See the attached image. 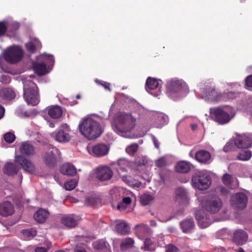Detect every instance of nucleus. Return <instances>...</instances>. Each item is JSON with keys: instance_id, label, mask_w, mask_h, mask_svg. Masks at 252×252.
Here are the masks:
<instances>
[{"instance_id": "obj_1", "label": "nucleus", "mask_w": 252, "mask_h": 252, "mask_svg": "<svg viewBox=\"0 0 252 252\" xmlns=\"http://www.w3.org/2000/svg\"><path fill=\"white\" fill-rule=\"evenodd\" d=\"M136 119L130 114L120 113L116 116L112 126L118 134L129 138H132L130 132L135 127Z\"/></svg>"}, {"instance_id": "obj_2", "label": "nucleus", "mask_w": 252, "mask_h": 252, "mask_svg": "<svg viewBox=\"0 0 252 252\" xmlns=\"http://www.w3.org/2000/svg\"><path fill=\"white\" fill-rule=\"evenodd\" d=\"M80 132L89 140L99 137L102 133L100 124L91 118H86L78 126Z\"/></svg>"}, {"instance_id": "obj_3", "label": "nucleus", "mask_w": 252, "mask_h": 252, "mask_svg": "<svg viewBox=\"0 0 252 252\" xmlns=\"http://www.w3.org/2000/svg\"><path fill=\"white\" fill-rule=\"evenodd\" d=\"M24 97L28 104L33 106L39 102L37 87L32 81L27 80L23 82Z\"/></svg>"}, {"instance_id": "obj_4", "label": "nucleus", "mask_w": 252, "mask_h": 252, "mask_svg": "<svg viewBox=\"0 0 252 252\" xmlns=\"http://www.w3.org/2000/svg\"><path fill=\"white\" fill-rule=\"evenodd\" d=\"M191 182L194 187L200 190L207 189L211 184V179L209 175L201 172L195 173Z\"/></svg>"}, {"instance_id": "obj_5", "label": "nucleus", "mask_w": 252, "mask_h": 252, "mask_svg": "<svg viewBox=\"0 0 252 252\" xmlns=\"http://www.w3.org/2000/svg\"><path fill=\"white\" fill-rule=\"evenodd\" d=\"M23 55V51L19 47L12 46L4 52L3 58L7 62L15 63L21 60Z\"/></svg>"}, {"instance_id": "obj_6", "label": "nucleus", "mask_w": 252, "mask_h": 252, "mask_svg": "<svg viewBox=\"0 0 252 252\" xmlns=\"http://www.w3.org/2000/svg\"><path fill=\"white\" fill-rule=\"evenodd\" d=\"M210 112L214 120L220 125L228 123L232 118L227 112L220 107L211 108Z\"/></svg>"}, {"instance_id": "obj_7", "label": "nucleus", "mask_w": 252, "mask_h": 252, "mask_svg": "<svg viewBox=\"0 0 252 252\" xmlns=\"http://www.w3.org/2000/svg\"><path fill=\"white\" fill-rule=\"evenodd\" d=\"M222 206V202L218 196H214L207 199L203 203V207L208 212L216 213Z\"/></svg>"}, {"instance_id": "obj_8", "label": "nucleus", "mask_w": 252, "mask_h": 252, "mask_svg": "<svg viewBox=\"0 0 252 252\" xmlns=\"http://www.w3.org/2000/svg\"><path fill=\"white\" fill-rule=\"evenodd\" d=\"M187 87L185 82L182 80L172 79L167 82L166 90L172 93H177L185 89Z\"/></svg>"}, {"instance_id": "obj_9", "label": "nucleus", "mask_w": 252, "mask_h": 252, "mask_svg": "<svg viewBox=\"0 0 252 252\" xmlns=\"http://www.w3.org/2000/svg\"><path fill=\"white\" fill-rule=\"evenodd\" d=\"M58 150L55 148H50L43 156V159L46 165L50 167H54L57 163L56 155Z\"/></svg>"}, {"instance_id": "obj_10", "label": "nucleus", "mask_w": 252, "mask_h": 252, "mask_svg": "<svg viewBox=\"0 0 252 252\" xmlns=\"http://www.w3.org/2000/svg\"><path fill=\"white\" fill-rule=\"evenodd\" d=\"M15 161L20 164L22 168L26 172L32 173L35 172V168L32 162L23 156H16Z\"/></svg>"}, {"instance_id": "obj_11", "label": "nucleus", "mask_w": 252, "mask_h": 252, "mask_svg": "<svg viewBox=\"0 0 252 252\" xmlns=\"http://www.w3.org/2000/svg\"><path fill=\"white\" fill-rule=\"evenodd\" d=\"M232 201L236 207L243 209L247 206L248 197L244 193L238 192L233 197Z\"/></svg>"}, {"instance_id": "obj_12", "label": "nucleus", "mask_w": 252, "mask_h": 252, "mask_svg": "<svg viewBox=\"0 0 252 252\" xmlns=\"http://www.w3.org/2000/svg\"><path fill=\"white\" fill-rule=\"evenodd\" d=\"M248 233L242 229L236 230L233 234L232 241L237 245H243L248 240Z\"/></svg>"}, {"instance_id": "obj_13", "label": "nucleus", "mask_w": 252, "mask_h": 252, "mask_svg": "<svg viewBox=\"0 0 252 252\" xmlns=\"http://www.w3.org/2000/svg\"><path fill=\"white\" fill-rule=\"evenodd\" d=\"M176 200L179 204L187 205L189 202L188 193L186 189L179 187L175 191Z\"/></svg>"}, {"instance_id": "obj_14", "label": "nucleus", "mask_w": 252, "mask_h": 252, "mask_svg": "<svg viewBox=\"0 0 252 252\" xmlns=\"http://www.w3.org/2000/svg\"><path fill=\"white\" fill-rule=\"evenodd\" d=\"M235 145L238 148H248L252 144V140L247 135H238L235 139Z\"/></svg>"}, {"instance_id": "obj_15", "label": "nucleus", "mask_w": 252, "mask_h": 252, "mask_svg": "<svg viewBox=\"0 0 252 252\" xmlns=\"http://www.w3.org/2000/svg\"><path fill=\"white\" fill-rule=\"evenodd\" d=\"M112 176L113 172L109 167L103 166L97 169L96 178L101 181L110 180Z\"/></svg>"}, {"instance_id": "obj_16", "label": "nucleus", "mask_w": 252, "mask_h": 252, "mask_svg": "<svg viewBox=\"0 0 252 252\" xmlns=\"http://www.w3.org/2000/svg\"><path fill=\"white\" fill-rule=\"evenodd\" d=\"M21 156L31 157L35 154V150L33 146L28 141L23 142L19 147Z\"/></svg>"}, {"instance_id": "obj_17", "label": "nucleus", "mask_w": 252, "mask_h": 252, "mask_svg": "<svg viewBox=\"0 0 252 252\" xmlns=\"http://www.w3.org/2000/svg\"><path fill=\"white\" fill-rule=\"evenodd\" d=\"M205 92L206 96L211 101H220L222 97V94L219 93L214 87H207Z\"/></svg>"}, {"instance_id": "obj_18", "label": "nucleus", "mask_w": 252, "mask_h": 252, "mask_svg": "<svg viewBox=\"0 0 252 252\" xmlns=\"http://www.w3.org/2000/svg\"><path fill=\"white\" fill-rule=\"evenodd\" d=\"M14 212L13 205L8 201L0 204V215L3 217L11 215Z\"/></svg>"}, {"instance_id": "obj_19", "label": "nucleus", "mask_w": 252, "mask_h": 252, "mask_svg": "<svg viewBox=\"0 0 252 252\" xmlns=\"http://www.w3.org/2000/svg\"><path fill=\"white\" fill-rule=\"evenodd\" d=\"M109 151L107 146L103 143L95 145L93 148V154L96 157H101L107 155Z\"/></svg>"}, {"instance_id": "obj_20", "label": "nucleus", "mask_w": 252, "mask_h": 252, "mask_svg": "<svg viewBox=\"0 0 252 252\" xmlns=\"http://www.w3.org/2000/svg\"><path fill=\"white\" fill-rule=\"evenodd\" d=\"M196 219L201 228H206L211 223V220L206 216L201 214V212L197 211L196 213Z\"/></svg>"}, {"instance_id": "obj_21", "label": "nucleus", "mask_w": 252, "mask_h": 252, "mask_svg": "<svg viewBox=\"0 0 252 252\" xmlns=\"http://www.w3.org/2000/svg\"><path fill=\"white\" fill-rule=\"evenodd\" d=\"M135 232L138 237H143L151 233V230L148 225L137 224L134 227Z\"/></svg>"}, {"instance_id": "obj_22", "label": "nucleus", "mask_w": 252, "mask_h": 252, "mask_svg": "<svg viewBox=\"0 0 252 252\" xmlns=\"http://www.w3.org/2000/svg\"><path fill=\"white\" fill-rule=\"evenodd\" d=\"M60 172L63 175L73 176L77 173L76 168L71 164L65 163L60 167Z\"/></svg>"}, {"instance_id": "obj_23", "label": "nucleus", "mask_w": 252, "mask_h": 252, "mask_svg": "<svg viewBox=\"0 0 252 252\" xmlns=\"http://www.w3.org/2000/svg\"><path fill=\"white\" fill-rule=\"evenodd\" d=\"M195 159L201 163H207L211 158L210 153L205 150L197 151L195 155Z\"/></svg>"}, {"instance_id": "obj_24", "label": "nucleus", "mask_w": 252, "mask_h": 252, "mask_svg": "<svg viewBox=\"0 0 252 252\" xmlns=\"http://www.w3.org/2000/svg\"><path fill=\"white\" fill-rule=\"evenodd\" d=\"M128 161L125 159H120L117 161V163L114 164L115 169L123 178H125V176L122 175V174L127 172V167L128 166Z\"/></svg>"}, {"instance_id": "obj_25", "label": "nucleus", "mask_w": 252, "mask_h": 252, "mask_svg": "<svg viewBox=\"0 0 252 252\" xmlns=\"http://www.w3.org/2000/svg\"><path fill=\"white\" fill-rule=\"evenodd\" d=\"M49 216V212L45 210L40 209L37 210L34 214V218L38 223H43L45 221Z\"/></svg>"}, {"instance_id": "obj_26", "label": "nucleus", "mask_w": 252, "mask_h": 252, "mask_svg": "<svg viewBox=\"0 0 252 252\" xmlns=\"http://www.w3.org/2000/svg\"><path fill=\"white\" fill-rule=\"evenodd\" d=\"M115 229L118 234L123 235L127 234L130 231V227L128 223L124 221L117 223L116 225Z\"/></svg>"}, {"instance_id": "obj_27", "label": "nucleus", "mask_w": 252, "mask_h": 252, "mask_svg": "<svg viewBox=\"0 0 252 252\" xmlns=\"http://www.w3.org/2000/svg\"><path fill=\"white\" fill-rule=\"evenodd\" d=\"M180 225L183 231L188 233L194 228V223L192 219H189L180 222Z\"/></svg>"}, {"instance_id": "obj_28", "label": "nucleus", "mask_w": 252, "mask_h": 252, "mask_svg": "<svg viewBox=\"0 0 252 252\" xmlns=\"http://www.w3.org/2000/svg\"><path fill=\"white\" fill-rule=\"evenodd\" d=\"M63 114L61 107L58 105L51 106L48 110V114L52 118L57 119L60 118Z\"/></svg>"}, {"instance_id": "obj_29", "label": "nucleus", "mask_w": 252, "mask_h": 252, "mask_svg": "<svg viewBox=\"0 0 252 252\" xmlns=\"http://www.w3.org/2000/svg\"><path fill=\"white\" fill-rule=\"evenodd\" d=\"M134 240L130 237L123 239L120 244V249L122 251H125L134 247Z\"/></svg>"}, {"instance_id": "obj_30", "label": "nucleus", "mask_w": 252, "mask_h": 252, "mask_svg": "<svg viewBox=\"0 0 252 252\" xmlns=\"http://www.w3.org/2000/svg\"><path fill=\"white\" fill-rule=\"evenodd\" d=\"M176 169L178 172L186 173L190 169V163L185 161L178 162L176 165Z\"/></svg>"}, {"instance_id": "obj_31", "label": "nucleus", "mask_w": 252, "mask_h": 252, "mask_svg": "<svg viewBox=\"0 0 252 252\" xmlns=\"http://www.w3.org/2000/svg\"><path fill=\"white\" fill-rule=\"evenodd\" d=\"M94 248L95 250H100V251H107L109 252H110L109 251L110 246L108 243L104 240H98L93 244Z\"/></svg>"}, {"instance_id": "obj_32", "label": "nucleus", "mask_w": 252, "mask_h": 252, "mask_svg": "<svg viewBox=\"0 0 252 252\" xmlns=\"http://www.w3.org/2000/svg\"><path fill=\"white\" fill-rule=\"evenodd\" d=\"M70 138L69 133L63 130H60L55 135V139L59 142H68Z\"/></svg>"}, {"instance_id": "obj_33", "label": "nucleus", "mask_w": 252, "mask_h": 252, "mask_svg": "<svg viewBox=\"0 0 252 252\" xmlns=\"http://www.w3.org/2000/svg\"><path fill=\"white\" fill-rule=\"evenodd\" d=\"M33 68L35 73L39 75L47 73L46 65L44 63H35L33 64Z\"/></svg>"}, {"instance_id": "obj_34", "label": "nucleus", "mask_w": 252, "mask_h": 252, "mask_svg": "<svg viewBox=\"0 0 252 252\" xmlns=\"http://www.w3.org/2000/svg\"><path fill=\"white\" fill-rule=\"evenodd\" d=\"M3 172L8 175H15L18 172V169L14 163L7 162L4 166Z\"/></svg>"}, {"instance_id": "obj_35", "label": "nucleus", "mask_w": 252, "mask_h": 252, "mask_svg": "<svg viewBox=\"0 0 252 252\" xmlns=\"http://www.w3.org/2000/svg\"><path fill=\"white\" fill-rule=\"evenodd\" d=\"M101 202L100 198L95 195H91L86 197L85 203L87 206H94Z\"/></svg>"}, {"instance_id": "obj_36", "label": "nucleus", "mask_w": 252, "mask_h": 252, "mask_svg": "<svg viewBox=\"0 0 252 252\" xmlns=\"http://www.w3.org/2000/svg\"><path fill=\"white\" fill-rule=\"evenodd\" d=\"M61 222L65 226L68 227H74L77 224V221L72 216H66L62 218Z\"/></svg>"}, {"instance_id": "obj_37", "label": "nucleus", "mask_w": 252, "mask_h": 252, "mask_svg": "<svg viewBox=\"0 0 252 252\" xmlns=\"http://www.w3.org/2000/svg\"><path fill=\"white\" fill-rule=\"evenodd\" d=\"M1 97L5 99L11 100L15 98V93L14 91L10 88H4L0 92Z\"/></svg>"}, {"instance_id": "obj_38", "label": "nucleus", "mask_w": 252, "mask_h": 252, "mask_svg": "<svg viewBox=\"0 0 252 252\" xmlns=\"http://www.w3.org/2000/svg\"><path fill=\"white\" fill-rule=\"evenodd\" d=\"M154 199V197L148 193H144L140 196V202L143 206L150 204Z\"/></svg>"}, {"instance_id": "obj_39", "label": "nucleus", "mask_w": 252, "mask_h": 252, "mask_svg": "<svg viewBox=\"0 0 252 252\" xmlns=\"http://www.w3.org/2000/svg\"><path fill=\"white\" fill-rule=\"evenodd\" d=\"M158 85V81L157 79L148 77L146 83V89L150 90H155L157 88Z\"/></svg>"}, {"instance_id": "obj_40", "label": "nucleus", "mask_w": 252, "mask_h": 252, "mask_svg": "<svg viewBox=\"0 0 252 252\" xmlns=\"http://www.w3.org/2000/svg\"><path fill=\"white\" fill-rule=\"evenodd\" d=\"M252 157V153L249 150H242L237 156L240 160H248Z\"/></svg>"}, {"instance_id": "obj_41", "label": "nucleus", "mask_w": 252, "mask_h": 252, "mask_svg": "<svg viewBox=\"0 0 252 252\" xmlns=\"http://www.w3.org/2000/svg\"><path fill=\"white\" fill-rule=\"evenodd\" d=\"M145 251H152L155 250V246L153 242L150 239H146L144 242V247L141 248Z\"/></svg>"}, {"instance_id": "obj_42", "label": "nucleus", "mask_w": 252, "mask_h": 252, "mask_svg": "<svg viewBox=\"0 0 252 252\" xmlns=\"http://www.w3.org/2000/svg\"><path fill=\"white\" fill-rule=\"evenodd\" d=\"M131 202V199L130 197H125L123 198L122 202L118 204L117 206V209L120 210H124L126 209V206L124 205L130 204Z\"/></svg>"}, {"instance_id": "obj_43", "label": "nucleus", "mask_w": 252, "mask_h": 252, "mask_svg": "<svg viewBox=\"0 0 252 252\" xmlns=\"http://www.w3.org/2000/svg\"><path fill=\"white\" fill-rule=\"evenodd\" d=\"M78 183L76 179H71L68 181H67L64 184V188L66 190H71L73 189Z\"/></svg>"}, {"instance_id": "obj_44", "label": "nucleus", "mask_w": 252, "mask_h": 252, "mask_svg": "<svg viewBox=\"0 0 252 252\" xmlns=\"http://www.w3.org/2000/svg\"><path fill=\"white\" fill-rule=\"evenodd\" d=\"M221 180L224 185L229 186L232 182L233 178L230 174L225 173L222 176Z\"/></svg>"}, {"instance_id": "obj_45", "label": "nucleus", "mask_w": 252, "mask_h": 252, "mask_svg": "<svg viewBox=\"0 0 252 252\" xmlns=\"http://www.w3.org/2000/svg\"><path fill=\"white\" fill-rule=\"evenodd\" d=\"M139 146L138 144L134 143L127 146L126 149V153L130 155H134L138 150Z\"/></svg>"}, {"instance_id": "obj_46", "label": "nucleus", "mask_w": 252, "mask_h": 252, "mask_svg": "<svg viewBox=\"0 0 252 252\" xmlns=\"http://www.w3.org/2000/svg\"><path fill=\"white\" fill-rule=\"evenodd\" d=\"M135 163L137 166L145 165L148 163V159L144 157H137L135 160Z\"/></svg>"}, {"instance_id": "obj_47", "label": "nucleus", "mask_w": 252, "mask_h": 252, "mask_svg": "<svg viewBox=\"0 0 252 252\" xmlns=\"http://www.w3.org/2000/svg\"><path fill=\"white\" fill-rule=\"evenodd\" d=\"M23 234L28 237H33L36 235V230L33 228L23 230Z\"/></svg>"}, {"instance_id": "obj_48", "label": "nucleus", "mask_w": 252, "mask_h": 252, "mask_svg": "<svg viewBox=\"0 0 252 252\" xmlns=\"http://www.w3.org/2000/svg\"><path fill=\"white\" fill-rule=\"evenodd\" d=\"M15 138V135L11 132H7L4 135V140L9 143H12L14 141Z\"/></svg>"}, {"instance_id": "obj_49", "label": "nucleus", "mask_w": 252, "mask_h": 252, "mask_svg": "<svg viewBox=\"0 0 252 252\" xmlns=\"http://www.w3.org/2000/svg\"><path fill=\"white\" fill-rule=\"evenodd\" d=\"M156 165L158 168H162L166 166V159L163 158H160L158 160H157L155 162Z\"/></svg>"}, {"instance_id": "obj_50", "label": "nucleus", "mask_w": 252, "mask_h": 252, "mask_svg": "<svg viewBox=\"0 0 252 252\" xmlns=\"http://www.w3.org/2000/svg\"><path fill=\"white\" fill-rule=\"evenodd\" d=\"M165 252H179V250L174 245L168 244L165 246Z\"/></svg>"}, {"instance_id": "obj_51", "label": "nucleus", "mask_w": 252, "mask_h": 252, "mask_svg": "<svg viewBox=\"0 0 252 252\" xmlns=\"http://www.w3.org/2000/svg\"><path fill=\"white\" fill-rule=\"evenodd\" d=\"M26 47L27 50L31 53H34L36 49L33 41H31L26 44Z\"/></svg>"}, {"instance_id": "obj_52", "label": "nucleus", "mask_w": 252, "mask_h": 252, "mask_svg": "<svg viewBox=\"0 0 252 252\" xmlns=\"http://www.w3.org/2000/svg\"><path fill=\"white\" fill-rule=\"evenodd\" d=\"M7 27L3 22H0V36L3 35L6 32Z\"/></svg>"}, {"instance_id": "obj_53", "label": "nucleus", "mask_w": 252, "mask_h": 252, "mask_svg": "<svg viewBox=\"0 0 252 252\" xmlns=\"http://www.w3.org/2000/svg\"><path fill=\"white\" fill-rule=\"evenodd\" d=\"M37 111L33 109L30 111H25L22 113V115L25 117H30L32 116H35L36 114Z\"/></svg>"}, {"instance_id": "obj_54", "label": "nucleus", "mask_w": 252, "mask_h": 252, "mask_svg": "<svg viewBox=\"0 0 252 252\" xmlns=\"http://www.w3.org/2000/svg\"><path fill=\"white\" fill-rule=\"evenodd\" d=\"M245 83L247 87L252 88V75H249L246 78Z\"/></svg>"}, {"instance_id": "obj_55", "label": "nucleus", "mask_w": 252, "mask_h": 252, "mask_svg": "<svg viewBox=\"0 0 252 252\" xmlns=\"http://www.w3.org/2000/svg\"><path fill=\"white\" fill-rule=\"evenodd\" d=\"M96 81L98 84H100L102 86H103L105 89H107L109 91H111V89L110 88V83L105 82H101L100 81Z\"/></svg>"}, {"instance_id": "obj_56", "label": "nucleus", "mask_w": 252, "mask_h": 252, "mask_svg": "<svg viewBox=\"0 0 252 252\" xmlns=\"http://www.w3.org/2000/svg\"><path fill=\"white\" fill-rule=\"evenodd\" d=\"M220 193L223 195L227 196L229 194L230 191L225 187H222L220 188Z\"/></svg>"}, {"instance_id": "obj_57", "label": "nucleus", "mask_w": 252, "mask_h": 252, "mask_svg": "<svg viewBox=\"0 0 252 252\" xmlns=\"http://www.w3.org/2000/svg\"><path fill=\"white\" fill-rule=\"evenodd\" d=\"M74 252H87L84 248L83 247L76 246L74 249Z\"/></svg>"}, {"instance_id": "obj_58", "label": "nucleus", "mask_w": 252, "mask_h": 252, "mask_svg": "<svg viewBox=\"0 0 252 252\" xmlns=\"http://www.w3.org/2000/svg\"><path fill=\"white\" fill-rule=\"evenodd\" d=\"M49 247H48L47 249L43 247H37L35 250V252H47V250L49 249Z\"/></svg>"}, {"instance_id": "obj_59", "label": "nucleus", "mask_w": 252, "mask_h": 252, "mask_svg": "<svg viewBox=\"0 0 252 252\" xmlns=\"http://www.w3.org/2000/svg\"><path fill=\"white\" fill-rule=\"evenodd\" d=\"M32 41H33L35 45L36 49H40L41 48V43L37 39H34Z\"/></svg>"}, {"instance_id": "obj_60", "label": "nucleus", "mask_w": 252, "mask_h": 252, "mask_svg": "<svg viewBox=\"0 0 252 252\" xmlns=\"http://www.w3.org/2000/svg\"><path fill=\"white\" fill-rule=\"evenodd\" d=\"M152 140H153V141L154 143L155 147L158 149L159 148V143H158V140H157L156 138L154 136H153Z\"/></svg>"}, {"instance_id": "obj_61", "label": "nucleus", "mask_w": 252, "mask_h": 252, "mask_svg": "<svg viewBox=\"0 0 252 252\" xmlns=\"http://www.w3.org/2000/svg\"><path fill=\"white\" fill-rule=\"evenodd\" d=\"M4 111V108L0 104V119L3 117Z\"/></svg>"}, {"instance_id": "obj_62", "label": "nucleus", "mask_w": 252, "mask_h": 252, "mask_svg": "<svg viewBox=\"0 0 252 252\" xmlns=\"http://www.w3.org/2000/svg\"><path fill=\"white\" fill-rule=\"evenodd\" d=\"M229 145H228V143L224 146L223 148V150L225 152H227L229 150Z\"/></svg>"}, {"instance_id": "obj_63", "label": "nucleus", "mask_w": 252, "mask_h": 252, "mask_svg": "<svg viewBox=\"0 0 252 252\" xmlns=\"http://www.w3.org/2000/svg\"><path fill=\"white\" fill-rule=\"evenodd\" d=\"M191 128H192V129L193 130H196V129H197V125H196V124H192V125H191Z\"/></svg>"}, {"instance_id": "obj_64", "label": "nucleus", "mask_w": 252, "mask_h": 252, "mask_svg": "<svg viewBox=\"0 0 252 252\" xmlns=\"http://www.w3.org/2000/svg\"><path fill=\"white\" fill-rule=\"evenodd\" d=\"M238 252H245L244 250H243V249L240 248L238 249Z\"/></svg>"}]
</instances>
